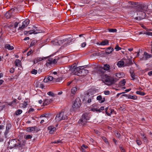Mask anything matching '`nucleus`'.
Instances as JSON below:
<instances>
[{
	"instance_id": "393cba45",
	"label": "nucleus",
	"mask_w": 152,
	"mask_h": 152,
	"mask_svg": "<svg viewBox=\"0 0 152 152\" xmlns=\"http://www.w3.org/2000/svg\"><path fill=\"white\" fill-rule=\"evenodd\" d=\"M5 47L9 50H12L14 49V47L13 46H11L10 44H8L5 45Z\"/></svg>"
},
{
	"instance_id": "79ce46f5",
	"label": "nucleus",
	"mask_w": 152,
	"mask_h": 152,
	"mask_svg": "<svg viewBox=\"0 0 152 152\" xmlns=\"http://www.w3.org/2000/svg\"><path fill=\"white\" fill-rule=\"evenodd\" d=\"M115 49L116 50V51H119L120 50H121V48L118 45H117L115 48Z\"/></svg>"
},
{
	"instance_id": "3c124183",
	"label": "nucleus",
	"mask_w": 152,
	"mask_h": 152,
	"mask_svg": "<svg viewBox=\"0 0 152 152\" xmlns=\"http://www.w3.org/2000/svg\"><path fill=\"white\" fill-rule=\"evenodd\" d=\"M136 142H137V144L138 145H140L142 144V142L140 140H136Z\"/></svg>"
},
{
	"instance_id": "5fc2aeb1",
	"label": "nucleus",
	"mask_w": 152,
	"mask_h": 152,
	"mask_svg": "<svg viewBox=\"0 0 152 152\" xmlns=\"http://www.w3.org/2000/svg\"><path fill=\"white\" fill-rule=\"evenodd\" d=\"M27 104V102H25L23 104V106H22V107H23V108H25L26 107Z\"/></svg>"
},
{
	"instance_id": "37998d69",
	"label": "nucleus",
	"mask_w": 152,
	"mask_h": 152,
	"mask_svg": "<svg viewBox=\"0 0 152 152\" xmlns=\"http://www.w3.org/2000/svg\"><path fill=\"white\" fill-rule=\"evenodd\" d=\"M33 129L34 131H35L36 132H38L40 130L39 128L37 127L36 126H33Z\"/></svg>"
},
{
	"instance_id": "1a4fd4ad",
	"label": "nucleus",
	"mask_w": 152,
	"mask_h": 152,
	"mask_svg": "<svg viewBox=\"0 0 152 152\" xmlns=\"http://www.w3.org/2000/svg\"><path fill=\"white\" fill-rule=\"evenodd\" d=\"M81 104V102L79 98L76 99L72 105V107L74 108L77 109L79 108Z\"/></svg>"
},
{
	"instance_id": "f704fd0d",
	"label": "nucleus",
	"mask_w": 152,
	"mask_h": 152,
	"mask_svg": "<svg viewBox=\"0 0 152 152\" xmlns=\"http://www.w3.org/2000/svg\"><path fill=\"white\" fill-rule=\"evenodd\" d=\"M124 73L123 72L119 73H116V76L118 77L119 78H120L122 77Z\"/></svg>"
},
{
	"instance_id": "0e129e2a",
	"label": "nucleus",
	"mask_w": 152,
	"mask_h": 152,
	"mask_svg": "<svg viewBox=\"0 0 152 152\" xmlns=\"http://www.w3.org/2000/svg\"><path fill=\"white\" fill-rule=\"evenodd\" d=\"M109 110H110V115L112 114H113V113L114 112V110L113 109H109Z\"/></svg>"
},
{
	"instance_id": "20e7f679",
	"label": "nucleus",
	"mask_w": 152,
	"mask_h": 152,
	"mask_svg": "<svg viewBox=\"0 0 152 152\" xmlns=\"http://www.w3.org/2000/svg\"><path fill=\"white\" fill-rule=\"evenodd\" d=\"M90 118L88 116V114L87 113L83 114L82 116V118L78 121V123L82 125H84L89 120Z\"/></svg>"
},
{
	"instance_id": "423d86ee",
	"label": "nucleus",
	"mask_w": 152,
	"mask_h": 152,
	"mask_svg": "<svg viewBox=\"0 0 152 152\" xmlns=\"http://www.w3.org/2000/svg\"><path fill=\"white\" fill-rule=\"evenodd\" d=\"M147 8L148 7L146 5L144 4H139L137 5L136 6H134V8L137 11H139V13L141 11H146Z\"/></svg>"
},
{
	"instance_id": "bb28decb",
	"label": "nucleus",
	"mask_w": 152,
	"mask_h": 152,
	"mask_svg": "<svg viewBox=\"0 0 152 152\" xmlns=\"http://www.w3.org/2000/svg\"><path fill=\"white\" fill-rule=\"evenodd\" d=\"M126 82V81L125 80V79H123L119 82V85L121 86H123L125 85Z\"/></svg>"
},
{
	"instance_id": "338daca9",
	"label": "nucleus",
	"mask_w": 152,
	"mask_h": 152,
	"mask_svg": "<svg viewBox=\"0 0 152 152\" xmlns=\"http://www.w3.org/2000/svg\"><path fill=\"white\" fill-rule=\"evenodd\" d=\"M105 112L107 115L110 116V114L109 113V112H110L109 110V111H105Z\"/></svg>"
},
{
	"instance_id": "c85d7f7f",
	"label": "nucleus",
	"mask_w": 152,
	"mask_h": 152,
	"mask_svg": "<svg viewBox=\"0 0 152 152\" xmlns=\"http://www.w3.org/2000/svg\"><path fill=\"white\" fill-rule=\"evenodd\" d=\"M128 98L130 99L135 100L137 99V96L135 95L132 96L131 95H128Z\"/></svg>"
},
{
	"instance_id": "c03bdc74",
	"label": "nucleus",
	"mask_w": 152,
	"mask_h": 152,
	"mask_svg": "<svg viewBox=\"0 0 152 152\" xmlns=\"http://www.w3.org/2000/svg\"><path fill=\"white\" fill-rule=\"evenodd\" d=\"M32 137V136L30 135H27L25 136V137L26 140L31 139Z\"/></svg>"
},
{
	"instance_id": "412c9836",
	"label": "nucleus",
	"mask_w": 152,
	"mask_h": 152,
	"mask_svg": "<svg viewBox=\"0 0 152 152\" xmlns=\"http://www.w3.org/2000/svg\"><path fill=\"white\" fill-rule=\"evenodd\" d=\"M124 61H120L118 62L117 65L119 67H124L125 66L124 65Z\"/></svg>"
},
{
	"instance_id": "c756f323",
	"label": "nucleus",
	"mask_w": 152,
	"mask_h": 152,
	"mask_svg": "<svg viewBox=\"0 0 152 152\" xmlns=\"http://www.w3.org/2000/svg\"><path fill=\"white\" fill-rule=\"evenodd\" d=\"M142 140L145 144H147L149 142V140L147 139V137L144 136L142 138Z\"/></svg>"
},
{
	"instance_id": "774afa93",
	"label": "nucleus",
	"mask_w": 152,
	"mask_h": 152,
	"mask_svg": "<svg viewBox=\"0 0 152 152\" xmlns=\"http://www.w3.org/2000/svg\"><path fill=\"white\" fill-rule=\"evenodd\" d=\"M81 148H88V146L87 145H83L81 146Z\"/></svg>"
},
{
	"instance_id": "f03ea898",
	"label": "nucleus",
	"mask_w": 152,
	"mask_h": 152,
	"mask_svg": "<svg viewBox=\"0 0 152 152\" xmlns=\"http://www.w3.org/2000/svg\"><path fill=\"white\" fill-rule=\"evenodd\" d=\"M102 78L104 79V81L108 83V84L111 85L114 84L116 82L118 79L116 78L114 79L112 77L108 76L107 75L105 74H103Z\"/></svg>"
},
{
	"instance_id": "39448f33",
	"label": "nucleus",
	"mask_w": 152,
	"mask_h": 152,
	"mask_svg": "<svg viewBox=\"0 0 152 152\" xmlns=\"http://www.w3.org/2000/svg\"><path fill=\"white\" fill-rule=\"evenodd\" d=\"M110 69V66L107 64H105L104 65L103 67H99L97 68L98 73L99 74H104L105 72V70H109Z\"/></svg>"
},
{
	"instance_id": "4d7b16f0",
	"label": "nucleus",
	"mask_w": 152,
	"mask_h": 152,
	"mask_svg": "<svg viewBox=\"0 0 152 152\" xmlns=\"http://www.w3.org/2000/svg\"><path fill=\"white\" fill-rule=\"evenodd\" d=\"M15 69L13 68H11L10 69V72L11 73H13L15 71Z\"/></svg>"
},
{
	"instance_id": "aec40b11",
	"label": "nucleus",
	"mask_w": 152,
	"mask_h": 152,
	"mask_svg": "<svg viewBox=\"0 0 152 152\" xmlns=\"http://www.w3.org/2000/svg\"><path fill=\"white\" fill-rule=\"evenodd\" d=\"M96 99L97 100L100 101L101 103H103L105 101V98H102L101 95L98 96L96 98Z\"/></svg>"
},
{
	"instance_id": "e433bc0d",
	"label": "nucleus",
	"mask_w": 152,
	"mask_h": 152,
	"mask_svg": "<svg viewBox=\"0 0 152 152\" xmlns=\"http://www.w3.org/2000/svg\"><path fill=\"white\" fill-rule=\"evenodd\" d=\"M22 112V111L21 110H18L16 112V115H18L21 114Z\"/></svg>"
},
{
	"instance_id": "e2e57ef3",
	"label": "nucleus",
	"mask_w": 152,
	"mask_h": 152,
	"mask_svg": "<svg viewBox=\"0 0 152 152\" xmlns=\"http://www.w3.org/2000/svg\"><path fill=\"white\" fill-rule=\"evenodd\" d=\"M104 110V106H102L100 107V108L99 109V110L101 112H102V110Z\"/></svg>"
},
{
	"instance_id": "cd10ccee",
	"label": "nucleus",
	"mask_w": 152,
	"mask_h": 152,
	"mask_svg": "<svg viewBox=\"0 0 152 152\" xmlns=\"http://www.w3.org/2000/svg\"><path fill=\"white\" fill-rule=\"evenodd\" d=\"M130 73L131 75V76L132 77V80H134L135 79V74L133 72H132L131 71H130Z\"/></svg>"
},
{
	"instance_id": "de8ad7c7",
	"label": "nucleus",
	"mask_w": 152,
	"mask_h": 152,
	"mask_svg": "<svg viewBox=\"0 0 152 152\" xmlns=\"http://www.w3.org/2000/svg\"><path fill=\"white\" fill-rule=\"evenodd\" d=\"M142 14V16H140L141 17H143V19H144L145 17V13L143 12H142V11H141L140 12Z\"/></svg>"
},
{
	"instance_id": "7ed1b4c3",
	"label": "nucleus",
	"mask_w": 152,
	"mask_h": 152,
	"mask_svg": "<svg viewBox=\"0 0 152 152\" xmlns=\"http://www.w3.org/2000/svg\"><path fill=\"white\" fill-rule=\"evenodd\" d=\"M67 118V117L66 114H65L64 112L62 111L56 115L55 117V120L56 121L58 122L61 120H66Z\"/></svg>"
},
{
	"instance_id": "6e6552de",
	"label": "nucleus",
	"mask_w": 152,
	"mask_h": 152,
	"mask_svg": "<svg viewBox=\"0 0 152 152\" xmlns=\"http://www.w3.org/2000/svg\"><path fill=\"white\" fill-rule=\"evenodd\" d=\"M80 66L76 67L75 66L72 65L71 66L69 70L71 71V73L73 75H75L78 76L79 72L77 70H80Z\"/></svg>"
},
{
	"instance_id": "49530a36",
	"label": "nucleus",
	"mask_w": 152,
	"mask_h": 152,
	"mask_svg": "<svg viewBox=\"0 0 152 152\" xmlns=\"http://www.w3.org/2000/svg\"><path fill=\"white\" fill-rule=\"evenodd\" d=\"M37 72V71L34 69L32 70L31 72V73L32 74L36 75Z\"/></svg>"
},
{
	"instance_id": "9d476101",
	"label": "nucleus",
	"mask_w": 152,
	"mask_h": 152,
	"mask_svg": "<svg viewBox=\"0 0 152 152\" xmlns=\"http://www.w3.org/2000/svg\"><path fill=\"white\" fill-rule=\"evenodd\" d=\"M83 66H80V70L78 73V76H86L88 73H89L88 70L84 69L83 68H81Z\"/></svg>"
},
{
	"instance_id": "ea45409f",
	"label": "nucleus",
	"mask_w": 152,
	"mask_h": 152,
	"mask_svg": "<svg viewBox=\"0 0 152 152\" xmlns=\"http://www.w3.org/2000/svg\"><path fill=\"white\" fill-rule=\"evenodd\" d=\"M48 80L49 81H51L52 80H53L54 79H55L53 78L52 76H49L48 77Z\"/></svg>"
},
{
	"instance_id": "603ef678",
	"label": "nucleus",
	"mask_w": 152,
	"mask_h": 152,
	"mask_svg": "<svg viewBox=\"0 0 152 152\" xmlns=\"http://www.w3.org/2000/svg\"><path fill=\"white\" fill-rule=\"evenodd\" d=\"M47 94L50 96H53L54 95V94L51 91L48 92Z\"/></svg>"
},
{
	"instance_id": "9b49d317",
	"label": "nucleus",
	"mask_w": 152,
	"mask_h": 152,
	"mask_svg": "<svg viewBox=\"0 0 152 152\" xmlns=\"http://www.w3.org/2000/svg\"><path fill=\"white\" fill-rule=\"evenodd\" d=\"M57 61L54 58L53 60V59L52 58H50L47 61V63H46V65L47 66H48L49 65H51L53 64H56L57 63Z\"/></svg>"
},
{
	"instance_id": "7c9ffc66",
	"label": "nucleus",
	"mask_w": 152,
	"mask_h": 152,
	"mask_svg": "<svg viewBox=\"0 0 152 152\" xmlns=\"http://www.w3.org/2000/svg\"><path fill=\"white\" fill-rule=\"evenodd\" d=\"M37 42V40H33L31 42L29 47H31L34 45Z\"/></svg>"
},
{
	"instance_id": "4c0bfd02",
	"label": "nucleus",
	"mask_w": 152,
	"mask_h": 152,
	"mask_svg": "<svg viewBox=\"0 0 152 152\" xmlns=\"http://www.w3.org/2000/svg\"><path fill=\"white\" fill-rule=\"evenodd\" d=\"M108 31L110 32H115L117 31V30L116 29L111 28L108 29Z\"/></svg>"
},
{
	"instance_id": "6e6d98bb",
	"label": "nucleus",
	"mask_w": 152,
	"mask_h": 152,
	"mask_svg": "<svg viewBox=\"0 0 152 152\" xmlns=\"http://www.w3.org/2000/svg\"><path fill=\"white\" fill-rule=\"evenodd\" d=\"M104 93L106 95H109L110 94V91H105L104 92Z\"/></svg>"
},
{
	"instance_id": "c9c22d12",
	"label": "nucleus",
	"mask_w": 152,
	"mask_h": 152,
	"mask_svg": "<svg viewBox=\"0 0 152 152\" xmlns=\"http://www.w3.org/2000/svg\"><path fill=\"white\" fill-rule=\"evenodd\" d=\"M27 131L31 132L34 131L33 127H28L26 129Z\"/></svg>"
},
{
	"instance_id": "bf43d9fd",
	"label": "nucleus",
	"mask_w": 152,
	"mask_h": 152,
	"mask_svg": "<svg viewBox=\"0 0 152 152\" xmlns=\"http://www.w3.org/2000/svg\"><path fill=\"white\" fill-rule=\"evenodd\" d=\"M86 43L83 42L81 44V46L83 48H84L86 46Z\"/></svg>"
},
{
	"instance_id": "864d4df0",
	"label": "nucleus",
	"mask_w": 152,
	"mask_h": 152,
	"mask_svg": "<svg viewBox=\"0 0 152 152\" xmlns=\"http://www.w3.org/2000/svg\"><path fill=\"white\" fill-rule=\"evenodd\" d=\"M41 83H40L39 82H36L35 83V85L36 86V87H39L40 88V84Z\"/></svg>"
},
{
	"instance_id": "ddd939ff",
	"label": "nucleus",
	"mask_w": 152,
	"mask_h": 152,
	"mask_svg": "<svg viewBox=\"0 0 152 152\" xmlns=\"http://www.w3.org/2000/svg\"><path fill=\"white\" fill-rule=\"evenodd\" d=\"M125 66H129L133 64L132 60L130 58L124 59Z\"/></svg>"
},
{
	"instance_id": "f8f14e48",
	"label": "nucleus",
	"mask_w": 152,
	"mask_h": 152,
	"mask_svg": "<svg viewBox=\"0 0 152 152\" xmlns=\"http://www.w3.org/2000/svg\"><path fill=\"white\" fill-rule=\"evenodd\" d=\"M56 43L57 42H57V44H56V45H60L62 44L63 43L65 42H67L69 43L70 42H73L72 40H71L70 42H69V39H59L58 40H56Z\"/></svg>"
},
{
	"instance_id": "4468645a",
	"label": "nucleus",
	"mask_w": 152,
	"mask_h": 152,
	"mask_svg": "<svg viewBox=\"0 0 152 152\" xmlns=\"http://www.w3.org/2000/svg\"><path fill=\"white\" fill-rule=\"evenodd\" d=\"M48 129L49 130V133L50 134H53L56 130V128L52 126H49Z\"/></svg>"
},
{
	"instance_id": "72a5a7b5",
	"label": "nucleus",
	"mask_w": 152,
	"mask_h": 152,
	"mask_svg": "<svg viewBox=\"0 0 152 152\" xmlns=\"http://www.w3.org/2000/svg\"><path fill=\"white\" fill-rule=\"evenodd\" d=\"M23 23L27 27L29 23V20H24Z\"/></svg>"
},
{
	"instance_id": "2eb2a0df",
	"label": "nucleus",
	"mask_w": 152,
	"mask_h": 152,
	"mask_svg": "<svg viewBox=\"0 0 152 152\" xmlns=\"http://www.w3.org/2000/svg\"><path fill=\"white\" fill-rule=\"evenodd\" d=\"M96 44L99 45H109V40L105 39L102 40L100 43L97 42Z\"/></svg>"
},
{
	"instance_id": "13d9d810",
	"label": "nucleus",
	"mask_w": 152,
	"mask_h": 152,
	"mask_svg": "<svg viewBox=\"0 0 152 152\" xmlns=\"http://www.w3.org/2000/svg\"><path fill=\"white\" fill-rule=\"evenodd\" d=\"M119 147L120 148L122 152H124L125 151L124 148L122 147L119 146Z\"/></svg>"
},
{
	"instance_id": "dca6fc26",
	"label": "nucleus",
	"mask_w": 152,
	"mask_h": 152,
	"mask_svg": "<svg viewBox=\"0 0 152 152\" xmlns=\"http://www.w3.org/2000/svg\"><path fill=\"white\" fill-rule=\"evenodd\" d=\"M11 125L10 124H8L7 125L6 131L4 133V136L6 138H7V135L10 129Z\"/></svg>"
},
{
	"instance_id": "2f4dec72",
	"label": "nucleus",
	"mask_w": 152,
	"mask_h": 152,
	"mask_svg": "<svg viewBox=\"0 0 152 152\" xmlns=\"http://www.w3.org/2000/svg\"><path fill=\"white\" fill-rule=\"evenodd\" d=\"M49 56H47L46 57H37V59L39 61H41L43 60L46 59L47 58H48L49 57Z\"/></svg>"
},
{
	"instance_id": "a211bd4d",
	"label": "nucleus",
	"mask_w": 152,
	"mask_h": 152,
	"mask_svg": "<svg viewBox=\"0 0 152 152\" xmlns=\"http://www.w3.org/2000/svg\"><path fill=\"white\" fill-rule=\"evenodd\" d=\"M77 91V88L75 87H73L71 90V94H70V96L72 98L74 97V94L76 93V91Z\"/></svg>"
},
{
	"instance_id": "b1692460",
	"label": "nucleus",
	"mask_w": 152,
	"mask_h": 152,
	"mask_svg": "<svg viewBox=\"0 0 152 152\" xmlns=\"http://www.w3.org/2000/svg\"><path fill=\"white\" fill-rule=\"evenodd\" d=\"M15 65L18 67L21 66V62L19 59H16L14 62Z\"/></svg>"
},
{
	"instance_id": "a19ab883",
	"label": "nucleus",
	"mask_w": 152,
	"mask_h": 152,
	"mask_svg": "<svg viewBox=\"0 0 152 152\" xmlns=\"http://www.w3.org/2000/svg\"><path fill=\"white\" fill-rule=\"evenodd\" d=\"M26 27V25L23 23L22 25L19 27L18 30L22 29Z\"/></svg>"
},
{
	"instance_id": "052dcab7",
	"label": "nucleus",
	"mask_w": 152,
	"mask_h": 152,
	"mask_svg": "<svg viewBox=\"0 0 152 152\" xmlns=\"http://www.w3.org/2000/svg\"><path fill=\"white\" fill-rule=\"evenodd\" d=\"M39 61V60L37 59V58H36L34 61V64H36Z\"/></svg>"
},
{
	"instance_id": "f3484780",
	"label": "nucleus",
	"mask_w": 152,
	"mask_h": 152,
	"mask_svg": "<svg viewBox=\"0 0 152 152\" xmlns=\"http://www.w3.org/2000/svg\"><path fill=\"white\" fill-rule=\"evenodd\" d=\"M52 101V100L51 99H46L44 100L43 105V106L48 105Z\"/></svg>"
},
{
	"instance_id": "09e8293b",
	"label": "nucleus",
	"mask_w": 152,
	"mask_h": 152,
	"mask_svg": "<svg viewBox=\"0 0 152 152\" xmlns=\"http://www.w3.org/2000/svg\"><path fill=\"white\" fill-rule=\"evenodd\" d=\"M49 115L48 114H42L40 116V117H48Z\"/></svg>"
},
{
	"instance_id": "680f3d73",
	"label": "nucleus",
	"mask_w": 152,
	"mask_h": 152,
	"mask_svg": "<svg viewBox=\"0 0 152 152\" xmlns=\"http://www.w3.org/2000/svg\"><path fill=\"white\" fill-rule=\"evenodd\" d=\"M34 111V109L33 108H30L28 111V112L30 113V112H33Z\"/></svg>"
},
{
	"instance_id": "a18cd8bd",
	"label": "nucleus",
	"mask_w": 152,
	"mask_h": 152,
	"mask_svg": "<svg viewBox=\"0 0 152 152\" xmlns=\"http://www.w3.org/2000/svg\"><path fill=\"white\" fill-rule=\"evenodd\" d=\"M134 19H136V20H142V19H143V17H141V16L137 17H136L134 18Z\"/></svg>"
},
{
	"instance_id": "f257e3e1",
	"label": "nucleus",
	"mask_w": 152,
	"mask_h": 152,
	"mask_svg": "<svg viewBox=\"0 0 152 152\" xmlns=\"http://www.w3.org/2000/svg\"><path fill=\"white\" fill-rule=\"evenodd\" d=\"M9 145L11 148H13L15 147L19 148H22L24 145L23 143L21 144V142L18 140L12 139L10 140Z\"/></svg>"
},
{
	"instance_id": "58836bf2",
	"label": "nucleus",
	"mask_w": 152,
	"mask_h": 152,
	"mask_svg": "<svg viewBox=\"0 0 152 152\" xmlns=\"http://www.w3.org/2000/svg\"><path fill=\"white\" fill-rule=\"evenodd\" d=\"M16 10H17V9L16 8L14 7L13 8H12L10 10H9V11L10 12H11V13L13 14V13Z\"/></svg>"
},
{
	"instance_id": "5701e85b",
	"label": "nucleus",
	"mask_w": 152,
	"mask_h": 152,
	"mask_svg": "<svg viewBox=\"0 0 152 152\" xmlns=\"http://www.w3.org/2000/svg\"><path fill=\"white\" fill-rule=\"evenodd\" d=\"M12 15V14L11 13V12L8 11L6 13L5 16L7 19H9L10 18Z\"/></svg>"
},
{
	"instance_id": "8fccbe9b",
	"label": "nucleus",
	"mask_w": 152,
	"mask_h": 152,
	"mask_svg": "<svg viewBox=\"0 0 152 152\" xmlns=\"http://www.w3.org/2000/svg\"><path fill=\"white\" fill-rule=\"evenodd\" d=\"M61 142V140H57L51 142V143H59Z\"/></svg>"
},
{
	"instance_id": "a878e982",
	"label": "nucleus",
	"mask_w": 152,
	"mask_h": 152,
	"mask_svg": "<svg viewBox=\"0 0 152 152\" xmlns=\"http://www.w3.org/2000/svg\"><path fill=\"white\" fill-rule=\"evenodd\" d=\"M26 33H28L30 34H37L38 33V32H37L34 30H31L28 31H26Z\"/></svg>"
},
{
	"instance_id": "69168bd1",
	"label": "nucleus",
	"mask_w": 152,
	"mask_h": 152,
	"mask_svg": "<svg viewBox=\"0 0 152 152\" xmlns=\"http://www.w3.org/2000/svg\"><path fill=\"white\" fill-rule=\"evenodd\" d=\"M19 23L16 22L14 23V27L15 28H16L18 26Z\"/></svg>"
},
{
	"instance_id": "0eeeda50",
	"label": "nucleus",
	"mask_w": 152,
	"mask_h": 152,
	"mask_svg": "<svg viewBox=\"0 0 152 152\" xmlns=\"http://www.w3.org/2000/svg\"><path fill=\"white\" fill-rule=\"evenodd\" d=\"M93 97V96L90 92L87 93L85 96L83 101L85 103H90L91 102V99Z\"/></svg>"
},
{
	"instance_id": "4be33fe9",
	"label": "nucleus",
	"mask_w": 152,
	"mask_h": 152,
	"mask_svg": "<svg viewBox=\"0 0 152 152\" xmlns=\"http://www.w3.org/2000/svg\"><path fill=\"white\" fill-rule=\"evenodd\" d=\"M144 55L145 60H147L148 58L152 57V55L149 54L146 52H145L144 53Z\"/></svg>"
},
{
	"instance_id": "473e14b6",
	"label": "nucleus",
	"mask_w": 152,
	"mask_h": 152,
	"mask_svg": "<svg viewBox=\"0 0 152 152\" xmlns=\"http://www.w3.org/2000/svg\"><path fill=\"white\" fill-rule=\"evenodd\" d=\"M136 93L142 96H144L146 94L144 92L140 91H137L136 92Z\"/></svg>"
},
{
	"instance_id": "6ab92c4d",
	"label": "nucleus",
	"mask_w": 152,
	"mask_h": 152,
	"mask_svg": "<svg viewBox=\"0 0 152 152\" xmlns=\"http://www.w3.org/2000/svg\"><path fill=\"white\" fill-rule=\"evenodd\" d=\"M113 48L111 47L107 48L105 50V53L107 54H110L113 51Z\"/></svg>"
}]
</instances>
